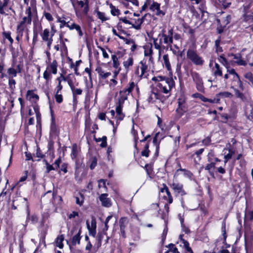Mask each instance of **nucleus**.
I'll list each match as a JSON object with an SVG mask.
<instances>
[{"label": "nucleus", "instance_id": "13d9d810", "mask_svg": "<svg viewBox=\"0 0 253 253\" xmlns=\"http://www.w3.org/2000/svg\"><path fill=\"white\" fill-rule=\"evenodd\" d=\"M227 69V72L230 74H231V75H235V76L236 77V78H239V75L236 72L235 70L234 69H229V65H228L226 67Z\"/></svg>", "mask_w": 253, "mask_h": 253}, {"label": "nucleus", "instance_id": "4c0bfd02", "mask_svg": "<svg viewBox=\"0 0 253 253\" xmlns=\"http://www.w3.org/2000/svg\"><path fill=\"white\" fill-rule=\"evenodd\" d=\"M79 195H80L79 197H77V196L75 197L76 203L77 205H79L80 206H83V203L84 202V196L81 193H80Z\"/></svg>", "mask_w": 253, "mask_h": 253}, {"label": "nucleus", "instance_id": "9d476101", "mask_svg": "<svg viewBox=\"0 0 253 253\" xmlns=\"http://www.w3.org/2000/svg\"><path fill=\"white\" fill-rule=\"evenodd\" d=\"M152 39L153 41L155 48L159 50V54H160L162 49L164 48V46L162 45L164 42L163 39L161 38V33L159 34L157 38H152Z\"/></svg>", "mask_w": 253, "mask_h": 253}, {"label": "nucleus", "instance_id": "f3484780", "mask_svg": "<svg viewBox=\"0 0 253 253\" xmlns=\"http://www.w3.org/2000/svg\"><path fill=\"white\" fill-rule=\"evenodd\" d=\"M10 0H0V14L4 15H7L6 12H8V5Z\"/></svg>", "mask_w": 253, "mask_h": 253}, {"label": "nucleus", "instance_id": "6e6d98bb", "mask_svg": "<svg viewBox=\"0 0 253 253\" xmlns=\"http://www.w3.org/2000/svg\"><path fill=\"white\" fill-rule=\"evenodd\" d=\"M244 19L246 21L248 22H253V14H245L244 15Z\"/></svg>", "mask_w": 253, "mask_h": 253}, {"label": "nucleus", "instance_id": "7c9ffc66", "mask_svg": "<svg viewBox=\"0 0 253 253\" xmlns=\"http://www.w3.org/2000/svg\"><path fill=\"white\" fill-rule=\"evenodd\" d=\"M179 171H183L184 176L189 179H191L193 176V173L187 169L180 168L176 170V172H178Z\"/></svg>", "mask_w": 253, "mask_h": 253}, {"label": "nucleus", "instance_id": "a19ab883", "mask_svg": "<svg viewBox=\"0 0 253 253\" xmlns=\"http://www.w3.org/2000/svg\"><path fill=\"white\" fill-rule=\"evenodd\" d=\"M133 63V60L132 57H129L128 59L123 62L124 66L126 69H128L131 66Z\"/></svg>", "mask_w": 253, "mask_h": 253}, {"label": "nucleus", "instance_id": "37998d69", "mask_svg": "<svg viewBox=\"0 0 253 253\" xmlns=\"http://www.w3.org/2000/svg\"><path fill=\"white\" fill-rule=\"evenodd\" d=\"M15 84H16V81L15 80L13 79L12 78H9L8 80V85L10 89L13 91L15 88Z\"/></svg>", "mask_w": 253, "mask_h": 253}, {"label": "nucleus", "instance_id": "4d7b16f0", "mask_svg": "<svg viewBox=\"0 0 253 253\" xmlns=\"http://www.w3.org/2000/svg\"><path fill=\"white\" fill-rule=\"evenodd\" d=\"M36 156L39 159L37 160L38 161H40L41 159L44 157V155L42 154L41 152V150L39 147H38L36 151Z\"/></svg>", "mask_w": 253, "mask_h": 253}, {"label": "nucleus", "instance_id": "69168bd1", "mask_svg": "<svg viewBox=\"0 0 253 253\" xmlns=\"http://www.w3.org/2000/svg\"><path fill=\"white\" fill-rule=\"evenodd\" d=\"M245 219H248L250 220L253 219V211H249L245 214Z\"/></svg>", "mask_w": 253, "mask_h": 253}, {"label": "nucleus", "instance_id": "e2e57ef3", "mask_svg": "<svg viewBox=\"0 0 253 253\" xmlns=\"http://www.w3.org/2000/svg\"><path fill=\"white\" fill-rule=\"evenodd\" d=\"M89 0H86V4L84 7V9H83V12L85 15H87V14L89 11Z\"/></svg>", "mask_w": 253, "mask_h": 253}, {"label": "nucleus", "instance_id": "de8ad7c7", "mask_svg": "<svg viewBox=\"0 0 253 253\" xmlns=\"http://www.w3.org/2000/svg\"><path fill=\"white\" fill-rule=\"evenodd\" d=\"M112 59L113 61V67L115 68H117L120 65L118 57L116 55H112Z\"/></svg>", "mask_w": 253, "mask_h": 253}, {"label": "nucleus", "instance_id": "338daca9", "mask_svg": "<svg viewBox=\"0 0 253 253\" xmlns=\"http://www.w3.org/2000/svg\"><path fill=\"white\" fill-rule=\"evenodd\" d=\"M102 143L100 144V147L102 148H105L107 146V137L106 136H103L101 138Z\"/></svg>", "mask_w": 253, "mask_h": 253}, {"label": "nucleus", "instance_id": "bb28decb", "mask_svg": "<svg viewBox=\"0 0 253 253\" xmlns=\"http://www.w3.org/2000/svg\"><path fill=\"white\" fill-rule=\"evenodd\" d=\"M94 12L97 14V18L101 20L102 22L109 19V18H107L105 16V13L99 11L98 9H95L94 10Z\"/></svg>", "mask_w": 253, "mask_h": 253}, {"label": "nucleus", "instance_id": "aec40b11", "mask_svg": "<svg viewBox=\"0 0 253 253\" xmlns=\"http://www.w3.org/2000/svg\"><path fill=\"white\" fill-rule=\"evenodd\" d=\"M135 87V84L133 82H131L129 84V86L127 88H124L123 90H121L119 92L120 97H122L123 95L126 96L132 92Z\"/></svg>", "mask_w": 253, "mask_h": 253}, {"label": "nucleus", "instance_id": "2eb2a0df", "mask_svg": "<svg viewBox=\"0 0 253 253\" xmlns=\"http://www.w3.org/2000/svg\"><path fill=\"white\" fill-rule=\"evenodd\" d=\"M140 64H141V66L140 67L141 74L139 77L141 78H147L148 76V72L149 71V70L148 65L146 64V62L143 60L140 61Z\"/></svg>", "mask_w": 253, "mask_h": 253}, {"label": "nucleus", "instance_id": "c9c22d12", "mask_svg": "<svg viewBox=\"0 0 253 253\" xmlns=\"http://www.w3.org/2000/svg\"><path fill=\"white\" fill-rule=\"evenodd\" d=\"M78 154V147L76 144H74L72 146V153L71 154L72 159H75Z\"/></svg>", "mask_w": 253, "mask_h": 253}, {"label": "nucleus", "instance_id": "3c124183", "mask_svg": "<svg viewBox=\"0 0 253 253\" xmlns=\"http://www.w3.org/2000/svg\"><path fill=\"white\" fill-rule=\"evenodd\" d=\"M231 17L230 15H227L225 18H223L222 20V24L224 27H226L228 24L230 23Z\"/></svg>", "mask_w": 253, "mask_h": 253}, {"label": "nucleus", "instance_id": "f03ea898", "mask_svg": "<svg viewBox=\"0 0 253 253\" xmlns=\"http://www.w3.org/2000/svg\"><path fill=\"white\" fill-rule=\"evenodd\" d=\"M187 57L194 64L202 66L204 63L202 57L200 56L196 51L193 49H188L187 51Z\"/></svg>", "mask_w": 253, "mask_h": 253}, {"label": "nucleus", "instance_id": "0eeeda50", "mask_svg": "<svg viewBox=\"0 0 253 253\" xmlns=\"http://www.w3.org/2000/svg\"><path fill=\"white\" fill-rule=\"evenodd\" d=\"M178 108L176 109V111L181 114L183 115L187 109V106L186 103V99L184 96H181L178 99Z\"/></svg>", "mask_w": 253, "mask_h": 253}, {"label": "nucleus", "instance_id": "c03bdc74", "mask_svg": "<svg viewBox=\"0 0 253 253\" xmlns=\"http://www.w3.org/2000/svg\"><path fill=\"white\" fill-rule=\"evenodd\" d=\"M89 167L91 169H93L97 165V160L96 157H92L90 159Z\"/></svg>", "mask_w": 253, "mask_h": 253}, {"label": "nucleus", "instance_id": "8fccbe9b", "mask_svg": "<svg viewBox=\"0 0 253 253\" xmlns=\"http://www.w3.org/2000/svg\"><path fill=\"white\" fill-rule=\"evenodd\" d=\"M219 61L226 67L228 65L227 59L224 57L223 55H221L218 58Z\"/></svg>", "mask_w": 253, "mask_h": 253}, {"label": "nucleus", "instance_id": "603ef678", "mask_svg": "<svg viewBox=\"0 0 253 253\" xmlns=\"http://www.w3.org/2000/svg\"><path fill=\"white\" fill-rule=\"evenodd\" d=\"M67 243L69 245V249L70 250V252L72 253H82V251L77 249H75L73 247V246H72L71 245V244H69V241L67 240Z\"/></svg>", "mask_w": 253, "mask_h": 253}, {"label": "nucleus", "instance_id": "cd10ccee", "mask_svg": "<svg viewBox=\"0 0 253 253\" xmlns=\"http://www.w3.org/2000/svg\"><path fill=\"white\" fill-rule=\"evenodd\" d=\"M163 59L164 60V64L166 68L169 71H171V68L170 62L169 61V57L168 54H165L163 55Z\"/></svg>", "mask_w": 253, "mask_h": 253}, {"label": "nucleus", "instance_id": "473e14b6", "mask_svg": "<svg viewBox=\"0 0 253 253\" xmlns=\"http://www.w3.org/2000/svg\"><path fill=\"white\" fill-rule=\"evenodd\" d=\"M215 70L214 71L213 75L215 77L217 76H222V72L221 68L220 67L219 65L216 63L215 64Z\"/></svg>", "mask_w": 253, "mask_h": 253}, {"label": "nucleus", "instance_id": "1a4fd4ad", "mask_svg": "<svg viewBox=\"0 0 253 253\" xmlns=\"http://www.w3.org/2000/svg\"><path fill=\"white\" fill-rule=\"evenodd\" d=\"M128 223V219L126 217H121L119 220L120 235L124 238L126 237V229Z\"/></svg>", "mask_w": 253, "mask_h": 253}, {"label": "nucleus", "instance_id": "c756f323", "mask_svg": "<svg viewBox=\"0 0 253 253\" xmlns=\"http://www.w3.org/2000/svg\"><path fill=\"white\" fill-rule=\"evenodd\" d=\"M41 35L43 42L45 41H47L50 38V33L49 32V29H45Z\"/></svg>", "mask_w": 253, "mask_h": 253}, {"label": "nucleus", "instance_id": "6ab92c4d", "mask_svg": "<svg viewBox=\"0 0 253 253\" xmlns=\"http://www.w3.org/2000/svg\"><path fill=\"white\" fill-rule=\"evenodd\" d=\"M26 206L27 214L26 222H28L31 220L32 223L34 224L37 223L38 221V217L36 214H33L31 216H30L29 206L28 203H26Z\"/></svg>", "mask_w": 253, "mask_h": 253}, {"label": "nucleus", "instance_id": "423d86ee", "mask_svg": "<svg viewBox=\"0 0 253 253\" xmlns=\"http://www.w3.org/2000/svg\"><path fill=\"white\" fill-rule=\"evenodd\" d=\"M161 33V38L163 39L164 43L171 46V44L173 43V30L170 29L166 34L165 29H163Z\"/></svg>", "mask_w": 253, "mask_h": 253}, {"label": "nucleus", "instance_id": "5fc2aeb1", "mask_svg": "<svg viewBox=\"0 0 253 253\" xmlns=\"http://www.w3.org/2000/svg\"><path fill=\"white\" fill-rule=\"evenodd\" d=\"M73 95L76 96L77 95H81L82 93L83 90L81 88H76L74 86L71 89Z\"/></svg>", "mask_w": 253, "mask_h": 253}, {"label": "nucleus", "instance_id": "a878e982", "mask_svg": "<svg viewBox=\"0 0 253 253\" xmlns=\"http://www.w3.org/2000/svg\"><path fill=\"white\" fill-rule=\"evenodd\" d=\"M64 240V236L63 234H61L58 236L55 240V243L56 244V246L59 247L60 249H63L64 247V245L63 244V241Z\"/></svg>", "mask_w": 253, "mask_h": 253}, {"label": "nucleus", "instance_id": "412c9836", "mask_svg": "<svg viewBox=\"0 0 253 253\" xmlns=\"http://www.w3.org/2000/svg\"><path fill=\"white\" fill-rule=\"evenodd\" d=\"M57 66L58 63L57 61L56 60H54L47 67L46 70L50 72V73L55 75L57 73Z\"/></svg>", "mask_w": 253, "mask_h": 253}, {"label": "nucleus", "instance_id": "20e7f679", "mask_svg": "<svg viewBox=\"0 0 253 253\" xmlns=\"http://www.w3.org/2000/svg\"><path fill=\"white\" fill-rule=\"evenodd\" d=\"M174 81L172 79L167 78L166 82L160 83L157 85L162 90L163 92L168 93L171 90L172 88L174 86Z\"/></svg>", "mask_w": 253, "mask_h": 253}, {"label": "nucleus", "instance_id": "49530a36", "mask_svg": "<svg viewBox=\"0 0 253 253\" xmlns=\"http://www.w3.org/2000/svg\"><path fill=\"white\" fill-rule=\"evenodd\" d=\"M43 78L46 80V82H48L52 78L51 73L46 70L43 74Z\"/></svg>", "mask_w": 253, "mask_h": 253}, {"label": "nucleus", "instance_id": "39448f33", "mask_svg": "<svg viewBox=\"0 0 253 253\" xmlns=\"http://www.w3.org/2000/svg\"><path fill=\"white\" fill-rule=\"evenodd\" d=\"M127 99V96L123 95L118 99V105L116 108L117 118L118 120L122 121L124 119L125 115L122 112V108L125 100Z\"/></svg>", "mask_w": 253, "mask_h": 253}, {"label": "nucleus", "instance_id": "2f4dec72", "mask_svg": "<svg viewBox=\"0 0 253 253\" xmlns=\"http://www.w3.org/2000/svg\"><path fill=\"white\" fill-rule=\"evenodd\" d=\"M134 23H133L132 22L131 27L136 29V30H140L141 28V25H142V20H139L138 19H134Z\"/></svg>", "mask_w": 253, "mask_h": 253}, {"label": "nucleus", "instance_id": "7ed1b4c3", "mask_svg": "<svg viewBox=\"0 0 253 253\" xmlns=\"http://www.w3.org/2000/svg\"><path fill=\"white\" fill-rule=\"evenodd\" d=\"M191 76L192 78L193 82L196 84V89L200 92L204 91V83L202 77L200 75L195 72V71H191Z\"/></svg>", "mask_w": 253, "mask_h": 253}, {"label": "nucleus", "instance_id": "bf43d9fd", "mask_svg": "<svg viewBox=\"0 0 253 253\" xmlns=\"http://www.w3.org/2000/svg\"><path fill=\"white\" fill-rule=\"evenodd\" d=\"M68 164L67 163H63L62 164L60 168V171H62L64 173H66L68 172Z\"/></svg>", "mask_w": 253, "mask_h": 253}, {"label": "nucleus", "instance_id": "e433bc0d", "mask_svg": "<svg viewBox=\"0 0 253 253\" xmlns=\"http://www.w3.org/2000/svg\"><path fill=\"white\" fill-rule=\"evenodd\" d=\"M217 96H220L222 98H232L233 95L228 91L220 92L217 94Z\"/></svg>", "mask_w": 253, "mask_h": 253}, {"label": "nucleus", "instance_id": "6e6552de", "mask_svg": "<svg viewBox=\"0 0 253 253\" xmlns=\"http://www.w3.org/2000/svg\"><path fill=\"white\" fill-rule=\"evenodd\" d=\"M213 157H214V152L213 150H211L208 154V162L210 163L208 164L205 167V169L208 170L210 175L212 176H213V173L212 172H211L210 170L212 168H214L215 166V163L213 162Z\"/></svg>", "mask_w": 253, "mask_h": 253}, {"label": "nucleus", "instance_id": "09e8293b", "mask_svg": "<svg viewBox=\"0 0 253 253\" xmlns=\"http://www.w3.org/2000/svg\"><path fill=\"white\" fill-rule=\"evenodd\" d=\"M7 73L9 76H11L10 78L15 77L17 76V72L16 69L13 68H9L7 70Z\"/></svg>", "mask_w": 253, "mask_h": 253}, {"label": "nucleus", "instance_id": "f704fd0d", "mask_svg": "<svg viewBox=\"0 0 253 253\" xmlns=\"http://www.w3.org/2000/svg\"><path fill=\"white\" fill-rule=\"evenodd\" d=\"M110 8H111V13L113 16H118L120 14V10L114 6L112 3L109 4Z\"/></svg>", "mask_w": 253, "mask_h": 253}, {"label": "nucleus", "instance_id": "774afa93", "mask_svg": "<svg viewBox=\"0 0 253 253\" xmlns=\"http://www.w3.org/2000/svg\"><path fill=\"white\" fill-rule=\"evenodd\" d=\"M211 142V136H207L202 140V143L204 145L208 146Z\"/></svg>", "mask_w": 253, "mask_h": 253}, {"label": "nucleus", "instance_id": "4be33fe9", "mask_svg": "<svg viewBox=\"0 0 253 253\" xmlns=\"http://www.w3.org/2000/svg\"><path fill=\"white\" fill-rule=\"evenodd\" d=\"M231 56L233 57L234 59L237 60L236 63L238 65L243 66H245L247 65L246 62L242 59V55L241 53H238L237 54L231 53Z\"/></svg>", "mask_w": 253, "mask_h": 253}, {"label": "nucleus", "instance_id": "72a5a7b5", "mask_svg": "<svg viewBox=\"0 0 253 253\" xmlns=\"http://www.w3.org/2000/svg\"><path fill=\"white\" fill-rule=\"evenodd\" d=\"M150 141L149 140L144 146V150L141 152V156L148 157L149 155L150 150H149V142Z\"/></svg>", "mask_w": 253, "mask_h": 253}, {"label": "nucleus", "instance_id": "0e129e2a", "mask_svg": "<svg viewBox=\"0 0 253 253\" xmlns=\"http://www.w3.org/2000/svg\"><path fill=\"white\" fill-rule=\"evenodd\" d=\"M120 39L121 40H123L125 42V43L126 44H129L132 43L134 42V41L133 40L128 39L125 37H123V36L120 37Z\"/></svg>", "mask_w": 253, "mask_h": 253}, {"label": "nucleus", "instance_id": "052dcab7", "mask_svg": "<svg viewBox=\"0 0 253 253\" xmlns=\"http://www.w3.org/2000/svg\"><path fill=\"white\" fill-rule=\"evenodd\" d=\"M55 100L57 103H61L63 101V96L62 94H59V93H56L55 95Z\"/></svg>", "mask_w": 253, "mask_h": 253}, {"label": "nucleus", "instance_id": "4468645a", "mask_svg": "<svg viewBox=\"0 0 253 253\" xmlns=\"http://www.w3.org/2000/svg\"><path fill=\"white\" fill-rule=\"evenodd\" d=\"M61 162V158L59 157L57 160H55L53 165V166L52 165H50L49 164L46 166V172L47 173H49L51 170H57L58 169L60 168V164Z\"/></svg>", "mask_w": 253, "mask_h": 253}, {"label": "nucleus", "instance_id": "a18cd8bd", "mask_svg": "<svg viewBox=\"0 0 253 253\" xmlns=\"http://www.w3.org/2000/svg\"><path fill=\"white\" fill-rule=\"evenodd\" d=\"M2 35L10 42L11 44L13 42V40L11 37V33L10 32L4 31L2 33Z\"/></svg>", "mask_w": 253, "mask_h": 253}, {"label": "nucleus", "instance_id": "393cba45", "mask_svg": "<svg viewBox=\"0 0 253 253\" xmlns=\"http://www.w3.org/2000/svg\"><path fill=\"white\" fill-rule=\"evenodd\" d=\"M231 88L233 89L235 94V95L237 98H240L241 100H242L243 101L246 100L247 98L243 93H242L239 89L235 88L233 86H232L231 87Z\"/></svg>", "mask_w": 253, "mask_h": 253}, {"label": "nucleus", "instance_id": "f257e3e1", "mask_svg": "<svg viewBox=\"0 0 253 253\" xmlns=\"http://www.w3.org/2000/svg\"><path fill=\"white\" fill-rule=\"evenodd\" d=\"M25 13L27 14V16L24 17L22 18V20L17 26V33L19 34H21V36L23 35V33L25 28V25L26 24L30 25L32 22V14L31 7H28L26 9Z\"/></svg>", "mask_w": 253, "mask_h": 253}, {"label": "nucleus", "instance_id": "a211bd4d", "mask_svg": "<svg viewBox=\"0 0 253 253\" xmlns=\"http://www.w3.org/2000/svg\"><path fill=\"white\" fill-rule=\"evenodd\" d=\"M82 233V228L80 227L78 231L76 233V234L74 235L71 240V244L72 246H75L77 244L80 245L81 243V239L82 236L81 235Z\"/></svg>", "mask_w": 253, "mask_h": 253}, {"label": "nucleus", "instance_id": "5701e85b", "mask_svg": "<svg viewBox=\"0 0 253 253\" xmlns=\"http://www.w3.org/2000/svg\"><path fill=\"white\" fill-rule=\"evenodd\" d=\"M95 70L102 79H105L111 75L110 72L105 73L104 70L100 67H98Z\"/></svg>", "mask_w": 253, "mask_h": 253}, {"label": "nucleus", "instance_id": "9b49d317", "mask_svg": "<svg viewBox=\"0 0 253 253\" xmlns=\"http://www.w3.org/2000/svg\"><path fill=\"white\" fill-rule=\"evenodd\" d=\"M170 186L173 190L176 195L183 196L186 194L182 184L179 183H173L170 185Z\"/></svg>", "mask_w": 253, "mask_h": 253}, {"label": "nucleus", "instance_id": "680f3d73", "mask_svg": "<svg viewBox=\"0 0 253 253\" xmlns=\"http://www.w3.org/2000/svg\"><path fill=\"white\" fill-rule=\"evenodd\" d=\"M160 7V4L157 2L154 1L153 3L151 4L150 9V10L152 11H154L155 10H156L157 9H159Z\"/></svg>", "mask_w": 253, "mask_h": 253}, {"label": "nucleus", "instance_id": "f8f14e48", "mask_svg": "<svg viewBox=\"0 0 253 253\" xmlns=\"http://www.w3.org/2000/svg\"><path fill=\"white\" fill-rule=\"evenodd\" d=\"M107 196L108 194L106 193L101 194L99 196V199L103 207L109 208L112 206V202L111 200Z\"/></svg>", "mask_w": 253, "mask_h": 253}, {"label": "nucleus", "instance_id": "ea45409f", "mask_svg": "<svg viewBox=\"0 0 253 253\" xmlns=\"http://www.w3.org/2000/svg\"><path fill=\"white\" fill-rule=\"evenodd\" d=\"M86 224L87 228L89 231V235L91 236H92L93 237H94L95 236V235L96 233V228H91L88 220L86 221Z\"/></svg>", "mask_w": 253, "mask_h": 253}, {"label": "nucleus", "instance_id": "864d4df0", "mask_svg": "<svg viewBox=\"0 0 253 253\" xmlns=\"http://www.w3.org/2000/svg\"><path fill=\"white\" fill-rule=\"evenodd\" d=\"M244 77L252 83L253 86V74L251 72H248L244 75Z\"/></svg>", "mask_w": 253, "mask_h": 253}, {"label": "nucleus", "instance_id": "b1692460", "mask_svg": "<svg viewBox=\"0 0 253 253\" xmlns=\"http://www.w3.org/2000/svg\"><path fill=\"white\" fill-rule=\"evenodd\" d=\"M161 192L163 193L165 192L168 196V203L171 204L173 201L172 197L170 194V192L166 184H164V187L161 189Z\"/></svg>", "mask_w": 253, "mask_h": 253}, {"label": "nucleus", "instance_id": "dca6fc26", "mask_svg": "<svg viewBox=\"0 0 253 253\" xmlns=\"http://www.w3.org/2000/svg\"><path fill=\"white\" fill-rule=\"evenodd\" d=\"M245 113L249 120H253V104L249 103L246 105L245 108Z\"/></svg>", "mask_w": 253, "mask_h": 253}, {"label": "nucleus", "instance_id": "ddd939ff", "mask_svg": "<svg viewBox=\"0 0 253 253\" xmlns=\"http://www.w3.org/2000/svg\"><path fill=\"white\" fill-rule=\"evenodd\" d=\"M50 112L51 115V121L50 125V135H56L59 133V129L56 125L55 120L53 117V111L52 109L50 110Z\"/></svg>", "mask_w": 253, "mask_h": 253}, {"label": "nucleus", "instance_id": "79ce46f5", "mask_svg": "<svg viewBox=\"0 0 253 253\" xmlns=\"http://www.w3.org/2000/svg\"><path fill=\"white\" fill-rule=\"evenodd\" d=\"M234 154V151H232L231 149H229V153L227 155H225L224 157V165H225L227 163L228 161L232 158Z\"/></svg>", "mask_w": 253, "mask_h": 253}, {"label": "nucleus", "instance_id": "58836bf2", "mask_svg": "<svg viewBox=\"0 0 253 253\" xmlns=\"http://www.w3.org/2000/svg\"><path fill=\"white\" fill-rule=\"evenodd\" d=\"M29 96H30L29 99V100H31V98H35L37 100L39 99V96L37 94H35L32 90H29L27 91V98Z\"/></svg>", "mask_w": 253, "mask_h": 253}, {"label": "nucleus", "instance_id": "c85d7f7f", "mask_svg": "<svg viewBox=\"0 0 253 253\" xmlns=\"http://www.w3.org/2000/svg\"><path fill=\"white\" fill-rule=\"evenodd\" d=\"M155 99H160V95L158 93L151 91L147 100L149 102H153L155 101Z\"/></svg>", "mask_w": 253, "mask_h": 253}]
</instances>
